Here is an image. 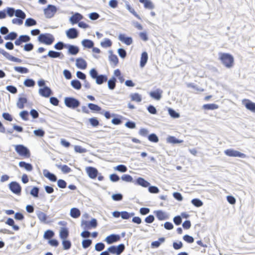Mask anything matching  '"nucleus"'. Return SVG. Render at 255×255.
Returning <instances> with one entry per match:
<instances>
[{
    "mask_svg": "<svg viewBox=\"0 0 255 255\" xmlns=\"http://www.w3.org/2000/svg\"><path fill=\"white\" fill-rule=\"evenodd\" d=\"M64 104L68 108L75 109L80 105L79 101L73 97H65Z\"/></svg>",
    "mask_w": 255,
    "mask_h": 255,
    "instance_id": "f257e3e1",
    "label": "nucleus"
},
{
    "mask_svg": "<svg viewBox=\"0 0 255 255\" xmlns=\"http://www.w3.org/2000/svg\"><path fill=\"white\" fill-rule=\"evenodd\" d=\"M38 41L47 45H51L54 40L53 36L50 33L41 34L38 37Z\"/></svg>",
    "mask_w": 255,
    "mask_h": 255,
    "instance_id": "f03ea898",
    "label": "nucleus"
},
{
    "mask_svg": "<svg viewBox=\"0 0 255 255\" xmlns=\"http://www.w3.org/2000/svg\"><path fill=\"white\" fill-rule=\"evenodd\" d=\"M15 150L20 156L28 158L30 156L29 150L22 144L15 145Z\"/></svg>",
    "mask_w": 255,
    "mask_h": 255,
    "instance_id": "7ed1b4c3",
    "label": "nucleus"
},
{
    "mask_svg": "<svg viewBox=\"0 0 255 255\" xmlns=\"http://www.w3.org/2000/svg\"><path fill=\"white\" fill-rule=\"evenodd\" d=\"M81 227L84 230L96 228L97 226V221L96 219H92L90 221L82 220L81 224Z\"/></svg>",
    "mask_w": 255,
    "mask_h": 255,
    "instance_id": "20e7f679",
    "label": "nucleus"
},
{
    "mask_svg": "<svg viewBox=\"0 0 255 255\" xmlns=\"http://www.w3.org/2000/svg\"><path fill=\"white\" fill-rule=\"evenodd\" d=\"M125 249V245L123 244H120L118 246H112L108 248V251L112 254L116 255H120Z\"/></svg>",
    "mask_w": 255,
    "mask_h": 255,
    "instance_id": "39448f33",
    "label": "nucleus"
},
{
    "mask_svg": "<svg viewBox=\"0 0 255 255\" xmlns=\"http://www.w3.org/2000/svg\"><path fill=\"white\" fill-rule=\"evenodd\" d=\"M9 188L11 191L15 194L19 195L21 193V187L20 184L16 181L10 182L9 184Z\"/></svg>",
    "mask_w": 255,
    "mask_h": 255,
    "instance_id": "423d86ee",
    "label": "nucleus"
},
{
    "mask_svg": "<svg viewBox=\"0 0 255 255\" xmlns=\"http://www.w3.org/2000/svg\"><path fill=\"white\" fill-rule=\"evenodd\" d=\"M57 11L55 6L49 4L46 8L44 10V14L47 18H51Z\"/></svg>",
    "mask_w": 255,
    "mask_h": 255,
    "instance_id": "0eeeda50",
    "label": "nucleus"
},
{
    "mask_svg": "<svg viewBox=\"0 0 255 255\" xmlns=\"http://www.w3.org/2000/svg\"><path fill=\"white\" fill-rule=\"evenodd\" d=\"M225 152L227 155L229 156L239 157L241 158L246 157V155L245 154L234 149H227L225 151Z\"/></svg>",
    "mask_w": 255,
    "mask_h": 255,
    "instance_id": "6e6552de",
    "label": "nucleus"
},
{
    "mask_svg": "<svg viewBox=\"0 0 255 255\" xmlns=\"http://www.w3.org/2000/svg\"><path fill=\"white\" fill-rule=\"evenodd\" d=\"M243 104L247 109L255 113V103L249 99H244L242 101Z\"/></svg>",
    "mask_w": 255,
    "mask_h": 255,
    "instance_id": "1a4fd4ad",
    "label": "nucleus"
},
{
    "mask_svg": "<svg viewBox=\"0 0 255 255\" xmlns=\"http://www.w3.org/2000/svg\"><path fill=\"white\" fill-rule=\"evenodd\" d=\"M233 65V57L229 54H224V65L227 68H231Z\"/></svg>",
    "mask_w": 255,
    "mask_h": 255,
    "instance_id": "9d476101",
    "label": "nucleus"
},
{
    "mask_svg": "<svg viewBox=\"0 0 255 255\" xmlns=\"http://www.w3.org/2000/svg\"><path fill=\"white\" fill-rule=\"evenodd\" d=\"M38 92L40 95L46 98L49 97L52 94L51 90L47 86H44L42 88H40Z\"/></svg>",
    "mask_w": 255,
    "mask_h": 255,
    "instance_id": "9b49d317",
    "label": "nucleus"
},
{
    "mask_svg": "<svg viewBox=\"0 0 255 255\" xmlns=\"http://www.w3.org/2000/svg\"><path fill=\"white\" fill-rule=\"evenodd\" d=\"M120 239V236L119 235L111 234L105 238V241L108 244L110 245L119 241Z\"/></svg>",
    "mask_w": 255,
    "mask_h": 255,
    "instance_id": "f8f14e48",
    "label": "nucleus"
},
{
    "mask_svg": "<svg viewBox=\"0 0 255 255\" xmlns=\"http://www.w3.org/2000/svg\"><path fill=\"white\" fill-rule=\"evenodd\" d=\"M78 35V31L75 28H71L66 31V35L70 39L76 38Z\"/></svg>",
    "mask_w": 255,
    "mask_h": 255,
    "instance_id": "ddd939ff",
    "label": "nucleus"
},
{
    "mask_svg": "<svg viewBox=\"0 0 255 255\" xmlns=\"http://www.w3.org/2000/svg\"><path fill=\"white\" fill-rule=\"evenodd\" d=\"M66 48L68 49V53L70 55H75L79 52V47L74 45L67 44Z\"/></svg>",
    "mask_w": 255,
    "mask_h": 255,
    "instance_id": "4468645a",
    "label": "nucleus"
},
{
    "mask_svg": "<svg viewBox=\"0 0 255 255\" xmlns=\"http://www.w3.org/2000/svg\"><path fill=\"white\" fill-rule=\"evenodd\" d=\"M47 56L50 58H59L60 59H63L64 58V55L62 52L53 50H49L48 52Z\"/></svg>",
    "mask_w": 255,
    "mask_h": 255,
    "instance_id": "2eb2a0df",
    "label": "nucleus"
},
{
    "mask_svg": "<svg viewBox=\"0 0 255 255\" xmlns=\"http://www.w3.org/2000/svg\"><path fill=\"white\" fill-rule=\"evenodd\" d=\"M86 171L91 178L94 179L98 175V171L96 168L88 167L86 168Z\"/></svg>",
    "mask_w": 255,
    "mask_h": 255,
    "instance_id": "dca6fc26",
    "label": "nucleus"
},
{
    "mask_svg": "<svg viewBox=\"0 0 255 255\" xmlns=\"http://www.w3.org/2000/svg\"><path fill=\"white\" fill-rule=\"evenodd\" d=\"M76 66L79 69H85L87 64L84 59L82 58H78L76 60Z\"/></svg>",
    "mask_w": 255,
    "mask_h": 255,
    "instance_id": "f3484780",
    "label": "nucleus"
},
{
    "mask_svg": "<svg viewBox=\"0 0 255 255\" xmlns=\"http://www.w3.org/2000/svg\"><path fill=\"white\" fill-rule=\"evenodd\" d=\"M159 220H164L168 219V215L162 210H157L154 212Z\"/></svg>",
    "mask_w": 255,
    "mask_h": 255,
    "instance_id": "a211bd4d",
    "label": "nucleus"
},
{
    "mask_svg": "<svg viewBox=\"0 0 255 255\" xmlns=\"http://www.w3.org/2000/svg\"><path fill=\"white\" fill-rule=\"evenodd\" d=\"M119 39L127 45L131 44L133 42L132 39L131 37H126L123 34H120L119 35Z\"/></svg>",
    "mask_w": 255,
    "mask_h": 255,
    "instance_id": "6ab92c4d",
    "label": "nucleus"
},
{
    "mask_svg": "<svg viewBox=\"0 0 255 255\" xmlns=\"http://www.w3.org/2000/svg\"><path fill=\"white\" fill-rule=\"evenodd\" d=\"M83 16L79 13L76 12L70 18V21L72 24L78 23L83 19Z\"/></svg>",
    "mask_w": 255,
    "mask_h": 255,
    "instance_id": "aec40b11",
    "label": "nucleus"
},
{
    "mask_svg": "<svg viewBox=\"0 0 255 255\" xmlns=\"http://www.w3.org/2000/svg\"><path fill=\"white\" fill-rule=\"evenodd\" d=\"M43 173L44 176L47 178L50 181L52 182H55L57 180L56 176L53 173H52L50 172H49L48 170H43Z\"/></svg>",
    "mask_w": 255,
    "mask_h": 255,
    "instance_id": "412c9836",
    "label": "nucleus"
},
{
    "mask_svg": "<svg viewBox=\"0 0 255 255\" xmlns=\"http://www.w3.org/2000/svg\"><path fill=\"white\" fill-rule=\"evenodd\" d=\"M161 94L162 91L159 89H157L155 91L150 92L149 95L152 98L156 100H159L161 98Z\"/></svg>",
    "mask_w": 255,
    "mask_h": 255,
    "instance_id": "4be33fe9",
    "label": "nucleus"
},
{
    "mask_svg": "<svg viewBox=\"0 0 255 255\" xmlns=\"http://www.w3.org/2000/svg\"><path fill=\"white\" fill-rule=\"evenodd\" d=\"M148 60V54L146 52H143L141 53L140 61V67H143L146 63H147Z\"/></svg>",
    "mask_w": 255,
    "mask_h": 255,
    "instance_id": "5701e85b",
    "label": "nucleus"
},
{
    "mask_svg": "<svg viewBox=\"0 0 255 255\" xmlns=\"http://www.w3.org/2000/svg\"><path fill=\"white\" fill-rule=\"evenodd\" d=\"M139 2L143 3L146 8L152 9L154 8V4L150 0H139Z\"/></svg>",
    "mask_w": 255,
    "mask_h": 255,
    "instance_id": "b1692460",
    "label": "nucleus"
},
{
    "mask_svg": "<svg viewBox=\"0 0 255 255\" xmlns=\"http://www.w3.org/2000/svg\"><path fill=\"white\" fill-rule=\"evenodd\" d=\"M109 53H110V55L109 57V60L113 62L114 66H116L119 62L118 58L117 55L113 54V51L112 50H109Z\"/></svg>",
    "mask_w": 255,
    "mask_h": 255,
    "instance_id": "393cba45",
    "label": "nucleus"
},
{
    "mask_svg": "<svg viewBox=\"0 0 255 255\" xmlns=\"http://www.w3.org/2000/svg\"><path fill=\"white\" fill-rule=\"evenodd\" d=\"M18 165L20 167L24 168L28 171H30L33 169V166L30 163H26L24 161H20Z\"/></svg>",
    "mask_w": 255,
    "mask_h": 255,
    "instance_id": "a878e982",
    "label": "nucleus"
},
{
    "mask_svg": "<svg viewBox=\"0 0 255 255\" xmlns=\"http://www.w3.org/2000/svg\"><path fill=\"white\" fill-rule=\"evenodd\" d=\"M82 45L86 48H91L93 47L94 45V43L93 41L85 39L82 41L81 42Z\"/></svg>",
    "mask_w": 255,
    "mask_h": 255,
    "instance_id": "bb28decb",
    "label": "nucleus"
},
{
    "mask_svg": "<svg viewBox=\"0 0 255 255\" xmlns=\"http://www.w3.org/2000/svg\"><path fill=\"white\" fill-rule=\"evenodd\" d=\"M136 182L138 185H139L144 187H148L150 185V183L147 181L145 180L142 177H138L136 179Z\"/></svg>",
    "mask_w": 255,
    "mask_h": 255,
    "instance_id": "cd10ccee",
    "label": "nucleus"
},
{
    "mask_svg": "<svg viewBox=\"0 0 255 255\" xmlns=\"http://www.w3.org/2000/svg\"><path fill=\"white\" fill-rule=\"evenodd\" d=\"M60 237L61 239H66L69 236V231L66 228H61L59 233Z\"/></svg>",
    "mask_w": 255,
    "mask_h": 255,
    "instance_id": "c85d7f7f",
    "label": "nucleus"
},
{
    "mask_svg": "<svg viewBox=\"0 0 255 255\" xmlns=\"http://www.w3.org/2000/svg\"><path fill=\"white\" fill-rule=\"evenodd\" d=\"M36 215L39 219V220L43 223H46V220H47V215L43 212L40 211H37L36 212Z\"/></svg>",
    "mask_w": 255,
    "mask_h": 255,
    "instance_id": "c756f323",
    "label": "nucleus"
},
{
    "mask_svg": "<svg viewBox=\"0 0 255 255\" xmlns=\"http://www.w3.org/2000/svg\"><path fill=\"white\" fill-rule=\"evenodd\" d=\"M218 105L215 104H205L202 106V109L205 110H214L218 109Z\"/></svg>",
    "mask_w": 255,
    "mask_h": 255,
    "instance_id": "7c9ffc66",
    "label": "nucleus"
},
{
    "mask_svg": "<svg viewBox=\"0 0 255 255\" xmlns=\"http://www.w3.org/2000/svg\"><path fill=\"white\" fill-rule=\"evenodd\" d=\"M95 79L96 83L101 85L107 81V77L105 75H99Z\"/></svg>",
    "mask_w": 255,
    "mask_h": 255,
    "instance_id": "2f4dec72",
    "label": "nucleus"
},
{
    "mask_svg": "<svg viewBox=\"0 0 255 255\" xmlns=\"http://www.w3.org/2000/svg\"><path fill=\"white\" fill-rule=\"evenodd\" d=\"M27 101V99L25 97L19 98L16 104L17 107L19 109H23L24 108V104L26 103Z\"/></svg>",
    "mask_w": 255,
    "mask_h": 255,
    "instance_id": "473e14b6",
    "label": "nucleus"
},
{
    "mask_svg": "<svg viewBox=\"0 0 255 255\" xmlns=\"http://www.w3.org/2000/svg\"><path fill=\"white\" fill-rule=\"evenodd\" d=\"M80 210L76 208H73L70 210V216L74 218H77L80 216Z\"/></svg>",
    "mask_w": 255,
    "mask_h": 255,
    "instance_id": "72a5a7b5",
    "label": "nucleus"
},
{
    "mask_svg": "<svg viewBox=\"0 0 255 255\" xmlns=\"http://www.w3.org/2000/svg\"><path fill=\"white\" fill-rule=\"evenodd\" d=\"M166 140L167 142L173 144L182 143L183 141L182 140H179L173 136H169Z\"/></svg>",
    "mask_w": 255,
    "mask_h": 255,
    "instance_id": "f704fd0d",
    "label": "nucleus"
},
{
    "mask_svg": "<svg viewBox=\"0 0 255 255\" xmlns=\"http://www.w3.org/2000/svg\"><path fill=\"white\" fill-rule=\"evenodd\" d=\"M165 238L163 237L159 238L158 241H154L151 243V247L152 248H157L160 246L161 243L164 242Z\"/></svg>",
    "mask_w": 255,
    "mask_h": 255,
    "instance_id": "c9c22d12",
    "label": "nucleus"
},
{
    "mask_svg": "<svg viewBox=\"0 0 255 255\" xmlns=\"http://www.w3.org/2000/svg\"><path fill=\"white\" fill-rule=\"evenodd\" d=\"M5 223L10 226H12L14 231H18L19 229L18 226L14 225V221L12 218H8Z\"/></svg>",
    "mask_w": 255,
    "mask_h": 255,
    "instance_id": "e433bc0d",
    "label": "nucleus"
},
{
    "mask_svg": "<svg viewBox=\"0 0 255 255\" xmlns=\"http://www.w3.org/2000/svg\"><path fill=\"white\" fill-rule=\"evenodd\" d=\"M116 81V78L114 77H113L108 81V86L109 89L114 90L115 88Z\"/></svg>",
    "mask_w": 255,
    "mask_h": 255,
    "instance_id": "4c0bfd02",
    "label": "nucleus"
},
{
    "mask_svg": "<svg viewBox=\"0 0 255 255\" xmlns=\"http://www.w3.org/2000/svg\"><path fill=\"white\" fill-rule=\"evenodd\" d=\"M71 86L76 90H80L81 88L82 84L78 80H73L71 81Z\"/></svg>",
    "mask_w": 255,
    "mask_h": 255,
    "instance_id": "58836bf2",
    "label": "nucleus"
},
{
    "mask_svg": "<svg viewBox=\"0 0 255 255\" xmlns=\"http://www.w3.org/2000/svg\"><path fill=\"white\" fill-rule=\"evenodd\" d=\"M54 236V233L53 231L48 230L45 232L43 238L45 239L50 240L51 238H53Z\"/></svg>",
    "mask_w": 255,
    "mask_h": 255,
    "instance_id": "ea45409f",
    "label": "nucleus"
},
{
    "mask_svg": "<svg viewBox=\"0 0 255 255\" xmlns=\"http://www.w3.org/2000/svg\"><path fill=\"white\" fill-rule=\"evenodd\" d=\"M14 70L20 73L21 74H25L29 72V70L23 67H20V66H15L14 67Z\"/></svg>",
    "mask_w": 255,
    "mask_h": 255,
    "instance_id": "a19ab883",
    "label": "nucleus"
},
{
    "mask_svg": "<svg viewBox=\"0 0 255 255\" xmlns=\"http://www.w3.org/2000/svg\"><path fill=\"white\" fill-rule=\"evenodd\" d=\"M15 16L17 18L23 20L25 18V13L21 9H16L15 13Z\"/></svg>",
    "mask_w": 255,
    "mask_h": 255,
    "instance_id": "79ce46f5",
    "label": "nucleus"
},
{
    "mask_svg": "<svg viewBox=\"0 0 255 255\" xmlns=\"http://www.w3.org/2000/svg\"><path fill=\"white\" fill-rule=\"evenodd\" d=\"M88 108L92 111L95 112H100L101 110V108L99 107L98 105L93 104L89 103L88 105Z\"/></svg>",
    "mask_w": 255,
    "mask_h": 255,
    "instance_id": "37998d69",
    "label": "nucleus"
},
{
    "mask_svg": "<svg viewBox=\"0 0 255 255\" xmlns=\"http://www.w3.org/2000/svg\"><path fill=\"white\" fill-rule=\"evenodd\" d=\"M39 188L38 187L34 186L32 188L30 192V194L35 198L38 197Z\"/></svg>",
    "mask_w": 255,
    "mask_h": 255,
    "instance_id": "c03bdc74",
    "label": "nucleus"
},
{
    "mask_svg": "<svg viewBox=\"0 0 255 255\" xmlns=\"http://www.w3.org/2000/svg\"><path fill=\"white\" fill-rule=\"evenodd\" d=\"M24 85L27 87H32L35 85V82L32 79H27L23 83Z\"/></svg>",
    "mask_w": 255,
    "mask_h": 255,
    "instance_id": "a18cd8bd",
    "label": "nucleus"
},
{
    "mask_svg": "<svg viewBox=\"0 0 255 255\" xmlns=\"http://www.w3.org/2000/svg\"><path fill=\"white\" fill-rule=\"evenodd\" d=\"M130 97L132 101L137 102H140L141 101V97L138 93L131 94L130 95Z\"/></svg>",
    "mask_w": 255,
    "mask_h": 255,
    "instance_id": "49530a36",
    "label": "nucleus"
},
{
    "mask_svg": "<svg viewBox=\"0 0 255 255\" xmlns=\"http://www.w3.org/2000/svg\"><path fill=\"white\" fill-rule=\"evenodd\" d=\"M62 245L64 250H68L70 249L71 247V243L69 240L63 239L62 241Z\"/></svg>",
    "mask_w": 255,
    "mask_h": 255,
    "instance_id": "de8ad7c7",
    "label": "nucleus"
},
{
    "mask_svg": "<svg viewBox=\"0 0 255 255\" xmlns=\"http://www.w3.org/2000/svg\"><path fill=\"white\" fill-rule=\"evenodd\" d=\"M36 24V21L32 18H27L25 21V25L26 26H33Z\"/></svg>",
    "mask_w": 255,
    "mask_h": 255,
    "instance_id": "09e8293b",
    "label": "nucleus"
},
{
    "mask_svg": "<svg viewBox=\"0 0 255 255\" xmlns=\"http://www.w3.org/2000/svg\"><path fill=\"white\" fill-rule=\"evenodd\" d=\"M5 10L6 14H7L9 17H12L13 16L15 15L16 10L14 8L7 7Z\"/></svg>",
    "mask_w": 255,
    "mask_h": 255,
    "instance_id": "8fccbe9b",
    "label": "nucleus"
},
{
    "mask_svg": "<svg viewBox=\"0 0 255 255\" xmlns=\"http://www.w3.org/2000/svg\"><path fill=\"white\" fill-rule=\"evenodd\" d=\"M92 244V241L90 239H85L82 242V247L84 249H87Z\"/></svg>",
    "mask_w": 255,
    "mask_h": 255,
    "instance_id": "3c124183",
    "label": "nucleus"
},
{
    "mask_svg": "<svg viewBox=\"0 0 255 255\" xmlns=\"http://www.w3.org/2000/svg\"><path fill=\"white\" fill-rule=\"evenodd\" d=\"M59 168H60L61 171L64 173H68L71 172V169L66 165H57Z\"/></svg>",
    "mask_w": 255,
    "mask_h": 255,
    "instance_id": "603ef678",
    "label": "nucleus"
},
{
    "mask_svg": "<svg viewBox=\"0 0 255 255\" xmlns=\"http://www.w3.org/2000/svg\"><path fill=\"white\" fill-rule=\"evenodd\" d=\"M67 44L64 43L63 42L59 41L54 45V48L58 50L63 49L64 48H66Z\"/></svg>",
    "mask_w": 255,
    "mask_h": 255,
    "instance_id": "864d4df0",
    "label": "nucleus"
},
{
    "mask_svg": "<svg viewBox=\"0 0 255 255\" xmlns=\"http://www.w3.org/2000/svg\"><path fill=\"white\" fill-rule=\"evenodd\" d=\"M115 170H117L121 172H125L128 170L127 167L123 164H120L114 167Z\"/></svg>",
    "mask_w": 255,
    "mask_h": 255,
    "instance_id": "5fc2aeb1",
    "label": "nucleus"
},
{
    "mask_svg": "<svg viewBox=\"0 0 255 255\" xmlns=\"http://www.w3.org/2000/svg\"><path fill=\"white\" fill-rule=\"evenodd\" d=\"M148 139L151 142H158L159 141V138L158 136L155 133L150 134L148 136Z\"/></svg>",
    "mask_w": 255,
    "mask_h": 255,
    "instance_id": "6e6d98bb",
    "label": "nucleus"
},
{
    "mask_svg": "<svg viewBox=\"0 0 255 255\" xmlns=\"http://www.w3.org/2000/svg\"><path fill=\"white\" fill-rule=\"evenodd\" d=\"M192 204L197 207H200L203 205L202 201L197 198H195L192 200Z\"/></svg>",
    "mask_w": 255,
    "mask_h": 255,
    "instance_id": "4d7b16f0",
    "label": "nucleus"
},
{
    "mask_svg": "<svg viewBox=\"0 0 255 255\" xmlns=\"http://www.w3.org/2000/svg\"><path fill=\"white\" fill-rule=\"evenodd\" d=\"M112 42L109 39L105 38L104 41L101 42V45L103 47H109L111 46Z\"/></svg>",
    "mask_w": 255,
    "mask_h": 255,
    "instance_id": "13d9d810",
    "label": "nucleus"
},
{
    "mask_svg": "<svg viewBox=\"0 0 255 255\" xmlns=\"http://www.w3.org/2000/svg\"><path fill=\"white\" fill-rule=\"evenodd\" d=\"M168 111L169 114L172 118H178L180 117L179 114L172 109L169 108Z\"/></svg>",
    "mask_w": 255,
    "mask_h": 255,
    "instance_id": "bf43d9fd",
    "label": "nucleus"
},
{
    "mask_svg": "<svg viewBox=\"0 0 255 255\" xmlns=\"http://www.w3.org/2000/svg\"><path fill=\"white\" fill-rule=\"evenodd\" d=\"M121 179L126 182H132L133 178L130 175L128 174H124L121 177Z\"/></svg>",
    "mask_w": 255,
    "mask_h": 255,
    "instance_id": "052dcab7",
    "label": "nucleus"
},
{
    "mask_svg": "<svg viewBox=\"0 0 255 255\" xmlns=\"http://www.w3.org/2000/svg\"><path fill=\"white\" fill-rule=\"evenodd\" d=\"M105 244L103 243H98L95 245V250L97 251L100 252L105 249Z\"/></svg>",
    "mask_w": 255,
    "mask_h": 255,
    "instance_id": "680f3d73",
    "label": "nucleus"
},
{
    "mask_svg": "<svg viewBox=\"0 0 255 255\" xmlns=\"http://www.w3.org/2000/svg\"><path fill=\"white\" fill-rule=\"evenodd\" d=\"M123 196L121 193L115 194L112 196V199L117 201H121L123 199Z\"/></svg>",
    "mask_w": 255,
    "mask_h": 255,
    "instance_id": "e2e57ef3",
    "label": "nucleus"
},
{
    "mask_svg": "<svg viewBox=\"0 0 255 255\" xmlns=\"http://www.w3.org/2000/svg\"><path fill=\"white\" fill-rule=\"evenodd\" d=\"M34 134L37 136L42 137L45 134V131L42 129H35L33 131Z\"/></svg>",
    "mask_w": 255,
    "mask_h": 255,
    "instance_id": "0e129e2a",
    "label": "nucleus"
},
{
    "mask_svg": "<svg viewBox=\"0 0 255 255\" xmlns=\"http://www.w3.org/2000/svg\"><path fill=\"white\" fill-rule=\"evenodd\" d=\"M57 186L60 188H65L66 187L67 183L63 179H59L57 181Z\"/></svg>",
    "mask_w": 255,
    "mask_h": 255,
    "instance_id": "69168bd1",
    "label": "nucleus"
},
{
    "mask_svg": "<svg viewBox=\"0 0 255 255\" xmlns=\"http://www.w3.org/2000/svg\"><path fill=\"white\" fill-rule=\"evenodd\" d=\"M89 122L93 127H97L99 125V122L96 118H90Z\"/></svg>",
    "mask_w": 255,
    "mask_h": 255,
    "instance_id": "338daca9",
    "label": "nucleus"
},
{
    "mask_svg": "<svg viewBox=\"0 0 255 255\" xmlns=\"http://www.w3.org/2000/svg\"><path fill=\"white\" fill-rule=\"evenodd\" d=\"M6 89L12 94H15L17 93V90L15 87L12 85H8L6 87Z\"/></svg>",
    "mask_w": 255,
    "mask_h": 255,
    "instance_id": "774afa93",
    "label": "nucleus"
}]
</instances>
